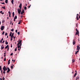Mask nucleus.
Listing matches in <instances>:
<instances>
[{
	"instance_id": "6",
	"label": "nucleus",
	"mask_w": 80,
	"mask_h": 80,
	"mask_svg": "<svg viewBox=\"0 0 80 80\" xmlns=\"http://www.w3.org/2000/svg\"><path fill=\"white\" fill-rule=\"evenodd\" d=\"M8 69V71H7V73H9V72H10V69L8 67L7 68Z\"/></svg>"
},
{
	"instance_id": "10",
	"label": "nucleus",
	"mask_w": 80,
	"mask_h": 80,
	"mask_svg": "<svg viewBox=\"0 0 80 80\" xmlns=\"http://www.w3.org/2000/svg\"><path fill=\"white\" fill-rule=\"evenodd\" d=\"M14 2V0H12L11 2L12 4V5H13V2Z\"/></svg>"
},
{
	"instance_id": "15",
	"label": "nucleus",
	"mask_w": 80,
	"mask_h": 80,
	"mask_svg": "<svg viewBox=\"0 0 80 80\" xmlns=\"http://www.w3.org/2000/svg\"><path fill=\"white\" fill-rule=\"evenodd\" d=\"M7 70H6L4 69V70H3V73H4V74H5V71H6Z\"/></svg>"
},
{
	"instance_id": "17",
	"label": "nucleus",
	"mask_w": 80,
	"mask_h": 80,
	"mask_svg": "<svg viewBox=\"0 0 80 80\" xmlns=\"http://www.w3.org/2000/svg\"><path fill=\"white\" fill-rule=\"evenodd\" d=\"M6 3H8V0H6L5 1Z\"/></svg>"
},
{
	"instance_id": "43",
	"label": "nucleus",
	"mask_w": 80,
	"mask_h": 80,
	"mask_svg": "<svg viewBox=\"0 0 80 80\" xmlns=\"http://www.w3.org/2000/svg\"><path fill=\"white\" fill-rule=\"evenodd\" d=\"M18 35H19L20 34V32H18Z\"/></svg>"
},
{
	"instance_id": "26",
	"label": "nucleus",
	"mask_w": 80,
	"mask_h": 80,
	"mask_svg": "<svg viewBox=\"0 0 80 80\" xmlns=\"http://www.w3.org/2000/svg\"><path fill=\"white\" fill-rule=\"evenodd\" d=\"M0 70H2V66H0Z\"/></svg>"
},
{
	"instance_id": "31",
	"label": "nucleus",
	"mask_w": 80,
	"mask_h": 80,
	"mask_svg": "<svg viewBox=\"0 0 80 80\" xmlns=\"http://www.w3.org/2000/svg\"><path fill=\"white\" fill-rule=\"evenodd\" d=\"M4 22H5V20H3L2 21V23H4Z\"/></svg>"
},
{
	"instance_id": "56",
	"label": "nucleus",
	"mask_w": 80,
	"mask_h": 80,
	"mask_svg": "<svg viewBox=\"0 0 80 80\" xmlns=\"http://www.w3.org/2000/svg\"><path fill=\"white\" fill-rule=\"evenodd\" d=\"M16 33H17V30H16Z\"/></svg>"
},
{
	"instance_id": "53",
	"label": "nucleus",
	"mask_w": 80,
	"mask_h": 80,
	"mask_svg": "<svg viewBox=\"0 0 80 80\" xmlns=\"http://www.w3.org/2000/svg\"><path fill=\"white\" fill-rule=\"evenodd\" d=\"M11 48H12V44H11Z\"/></svg>"
},
{
	"instance_id": "55",
	"label": "nucleus",
	"mask_w": 80,
	"mask_h": 80,
	"mask_svg": "<svg viewBox=\"0 0 80 80\" xmlns=\"http://www.w3.org/2000/svg\"><path fill=\"white\" fill-rule=\"evenodd\" d=\"M2 11H1L0 12V13H2Z\"/></svg>"
},
{
	"instance_id": "30",
	"label": "nucleus",
	"mask_w": 80,
	"mask_h": 80,
	"mask_svg": "<svg viewBox=\"0 0 80 80\" xmlns=\"http://www.w3.org/2000/svg\"><path fill=\"white\" fill-rule=\"evenodd\" d=\"M14 37V36H11V38H13Z\"/></svg>"
},
{
	"instance_id": "19",
	"label": "nucleus",
	"mask_w": 80,
	"mask_h": 80,
	"mask_svg": "<svg viewBox=\"0 0 80 80\" xmlns=\"http://www.w3.org/2000/svg\"><path fill=\"white\" fill-rule=\"evenodd\" d=\"M21 22V20H19V22L18 23V24H20V23Z\"/></svg>"
},
{
	"instance_id": "2",
	"label": "nucleus",
	"mask_w": 80,
	"mask_h": 80,
	"mask_svg": "<svg viewBox=\"0 0 80 80\" xmlns=\"http://www.w3.org/2000/svg\"><path fill=\"white\" fill-rule=\"evenodd\" d=\"M76 34L75 35H78V36H79V32L78 31V30H77V29L76 28Z\"/></svg>"
},
{
	"instance_id": "42",
	"label": "nucleus",
	"mask_w": 80,
	"mask_h": 80,
	"mask_svg": "<svg viewBox=\"0 0 80 80\" xmlns=\"http://www.w3.org/2000/svg\"><path fill=\"white\" fill-rule=\"evenodd\" d=\"M2 79L3 80H5V78L4 77L2 78Z\"/></svg>"
},
{
	"instance_id": "16",
	"label": "nucleus",
	"mask_w": 80,
	"mask_h": 80,
	"mask_svg": "<svg viewBox=\"0 0 80 80\" xmlns=\"http://www.w3.org/2000/svg\"><path fill=\"white\" fill-rule=\"evenodd\" d=\"M3 48H4V47L1 46V50H3Z\"/></svg>"
},
{
	"instance_id": "51",
	"label": "nucleus",
	"mask_w": 80,
	"mask_h": 80,
	"mask_svg": "<svg viewBox=\"0 0 80 80\" xmlns=\"http://www.w3.org/2000/svg\"><path fill=\"white\" fill-rule=\"evenodd\" d=\"M4 42H5V40H4L2 42V43H4Z\"/></svg>"
},
{
	"instance_id": "48",
	"label": "nucleus",
	"mask_w": 80,
	"mask_h": 80,
	"mask_svg": "<svg viewBox=\"0 0 80 80\" xmlns=\"http://www.w3.org/2000/svg\"><path fill=\"white\" fill-rule=\"evenodd\" d=\"M9 50V47H8V50H7L8 51Z\"/></svg>"
},
{
	"instance_id": "64",
	"label": "nucleus",
	"mask_w": 80,
	"mask_h": 80,
	"mask_svg": "<svg viewBox=\"0 0 80 80\" xmlns=\"http://www.w3.org/2000/svg\"><path fill=\"white\" fill-rule=\"evenodd\" d=\"M14 15H12V17H14Z\"/></svg>"
},
{
	"instance_id": "35",
	"label": "nucleus",
	"mask_w": 80,
	"mask_h": 80,
	"mask_svg": "<svg viewBox=\"0 0 80 80\" xmlns=\"http://www.w3.org/2000/svg\"><path fill=\"white\" fill-rule=\"evenodd\" d=\"M10 63V62L8 61V65H9Z\"/></svg>"
},
{
	"instance_id": "39",
	"label": "nucleus",
	"mask_w": 80,
	"mask_h": 80,
	"mask_svg": "<svg viewBox=\"0 0 80 80\" xmlns=\"http://www.w3.org/2000/svg\"><path fill=\"white\" fill-rule=\"evenodd\" d=\"M11 69H12V68H13V66H11Z\"/></svg>"
},
{
	"instance_id": "1",
	"label": "nucleus",
	"mask_w": 80,
	"mask_h": 80,
	"mask_svg": "<svg viewBox=\"0 0 80 80\" xmlns=\"http://www.w3.org/2000/svg\"><path fill=\"white\" fill-rule=\"evenodd\" d=\"M18 48H19L22 46V40H19L18 43L17 44Z\"/></svg>"
},
{
	"instance_id": "40",
	"label": "nucleus",
	"mask_w": 80,
	"mask_h": 80,
	"mask_svg": "<svg viewBox=\"0 0 80 80\" xmlns=\"http://www.w3.org/2000/svg\"><path fill=\"white\" fill-rule=\"evenodd\" d=\"M13 35H14V33L13 32V33H12V36H13Z\"/></svg>"
},
{
	"instance_id": "45",
	"label": "nucleus",
	"mask_w": 80,
	"mask_h": 80,
	"mask_svg": "<svg viewBox=\"0 0 80 80\" xmlns=\"http://www.w3.org/2000/svg\"><path fill=\"white\" fill-rule=\"evenodd\" d=\"M12 40H13L12 38H11V39H10L11 41H12Z\"/></svg>"
},
{
	"instance_id": "8",
	"label": "nucleus",
	"mask_w": 80,
	"mask_h": 80,
	"mask_svg": "<svg viewBox=\"0 0 80 80\" xmlns=\"http://www.w3.org/2000/svg\"><path fill=\"white\" fill-rule=\"evenodd\" d=\"M80 47L78 45L77 46V50H80Z\"/></svg>"
},
{
	"instance_id": "58",
	"label": "nucleus",
	"mask_w": 80,
	"mask_h": 80,
	"mask_svg": "<svg viewBox=\"0 0 80 80\" xmlns=\"http://www.w3.org/2000/svg\"><path fill=\"white\" fill-rule=\"evenodd\" d=\"M11 14H9V17H11V16H10Z\"/></svg>"
},
{
	"instance_id": "59",
	"label": "nucleus",
	"mask_w": 80,
	"mask_h": 80,
	"mask_svg": "<svg viewBox=\"0 0 80 80\" xmlns=\"http://www.w3.org/2000/svg\"><path fill=\"white\" fill-rule=\"evenodd\" d=\"M15 61V60H14L13 61V63H14Z\"/></svg>"
},
{
	"instance_id": "62",
	"label": "nucleus",
	"mask_w": 80,
	"mask_h": 80,
	"mask_svg": "<svg viewBox=\"0 0 80 80\" xmlns=\"http://www.w3.org/2000/svg\"><path fill=\"white\" fill-rule=\"evenodd\" d=\"M14 39H15V37H14V38H13Z\"/></svg>"
},
{
	"instance_id": "18",
	"label": "nucleus",
	"mask_w": 80,
	"mask_h": 80,
	"mask_svg": "<svg viewBox=\"0 0 80 80\" xmlns=\"http://www.w3.org/2000/svg\"><path fill=\"white\" fill-rule=\"evenodd\" d=\"M5 7L4 6V7H2V8H3V9H5Z\"/></svg>"
},
{
	"instance_id": "61",
	"label": "nucleus",
	"mask_w": 80,
	"mask_h": 80,
	"mask_svg": "<svg viewBox=\"0 0 80 80\" xmlns=\"http://www.w3.org/2000/svg\"><path fill=\"white\" fill-rule=\"evenodd\" d=\"M8 62H10V59L9 60Z\"/></svg>"
},
{
	"instance_id": "3",
	"label": "nucleus",
	"mask_w": 80,
	"mask_h": 80,
	"mask_svg": "<svg viewBox=\"0 0 80 80\" xmlns=\"http://www.w3.org/2000/svg\"><path fill=\"white\" fill-rule=\"evenodd\" d=\"M3 70H7V68L5 67V66H4V67L2 68Z\"/></svg>"
},
{
	"instance_id": "24",
	"label": "nucleus",
	"mask_w": 80,
	"mask_h": 80,
	"mask_svg": "<svg viewBox=\"0 0 80 80\" xmlns=\"http://www.w3.org/2000/svg\"><path fill=\"white\" fill-rule=\"evenodd\" d=\"M3 40V38H2L1 40V43H2V41Z\"/></svg>"
},
{
	"instance_id": "29",
	"label": "nucleus",
	"mask_w": 80,
	"mask_h": 80,
	"mask_svg": "<svg viewBox=\"0 0 80 80\" xmlns=\"http://www.w3.org/2000/svg\"><path fill=\"white\" fill-rule=\"evenodd\" d=\"M4 61L5 62L6 61V57H5L4 60Z\"/></svg>"
},
{
	"instance_id": "9",
	"label": "nucleus",
	"mask_w": 80,
	"mask_h": 80,
	"mask_svg": "<svg viewBox=\"0 0 80 80\" xmlns=\"http://www.w3.org/2000/svg\"><path fill=\"white\" fill-rule=\"evenodd\" d=\"M25 13V11H24V10H22V12H21V14L22 15V14H23V13Z\"/></svg>"
},
{
	"instance_id": "33",
	"label": "nucleus",
	"mask_w": 80,
	"mask_h": 80,
	"mask_svg": "<svg viewBox=\"0 0 80 80\" xmlns=\"http://www.w3.org/2000/svg\"><path fill=\"white\" fill-rule=\"evenodd\" d=\"M76 25L77 27H78V23H76Z\"/></svg>"
},
{
	"instance_id": "23",
	"label": "nucleus",
	"mask_w": 80,
	"mask_h": 80,
	"mask_svg": "<svg viewBox=\"0 0 80 80\" xmlns=\"http://www.w3.org/2000/svg\"><path fill=\"white\" fill-rule=\"evenodd\" d=\"M72 63H74V62H75V60L74 59H72Z\"/></svg>"
},
{
	"instance_id": "47",
	"label": "nucleus",
	"mask_w": 80,
	"mask_h": 80,
	"mask_svg": "<svg viewBox=\"0 0 80 80\" xmlns=\"http://www.w3.org/2000/svg\"><path fill=\"white\" fill-rule=\"evenodd\" d=\"M30 7H31V4H30V5H29V7H28V8H29Z\"/></svg>"
},
{
	"instance_id": "38",
	"label": "nucleus",
	"mask_w": 80,
	"mask_h": 80,
	"mask_svg": "<svg viewBox=\"0 0 80 80\" xmlns=\"http://www.w3.org/2000/svg\"><path fill=\"white\" fill-rule=\"evenodd\" d=\"M10 55H11V56H12V55H13V53H12L10 54Z\"/></svg>"
},
{
	"instance_id": "13",
	"label": "nucleus",
	"mask_w": 80,
	"mask_h": 80,
	"mask_svg": "<svg viewBox=\"0 0 80 80\" xmlns=\"http://www.w3.org/2000/svg\"><path fill=\"white\" fill-rule=\"evenodd\" d=\"M77 75V72H76L74 75V77H75V76H76V75Z\"/></svg>"
},
{
	"instance_id": "54",
	"label": "nucleus",
	"mask_w": 80,
	"mask_h": 80,
	"mask_svg": "<svg viewBox=\"0 0 80 80\" xmlns=\"http://www.w3.org/2000/svg\"><path fill=\"white\" fill-rule=\"evenodd\" d=\"M1 14H2V15H3V14H4V12H2Z\"/></svg>"
},
{
	"instance_id": "11",
	"label": "nucleus",
	"mask_w": 80,
	"mask_h": 80,
	"mask_svg": "<svg viewBox=\"0 0 80 80\" xmlns=\"http://www.w3.org/2000/svg\"><path fill=\"white\" fill-rule=\"evenodd\" d=\"M22 7V3H21L20 4L19 7Z\"/></svg>"
},
{
	"instance_id": "63",
	"label": "nucleus",
	"mask_w": 80,
	"mask_h": 80,
	"mask_svg": "<svg viewBox=\"0 0 80 80\" xmlns=\"http://www.w3.org/2000/svg\"><path fill=\"white\" fill-rule=\"evenodd\" d=\"M0 80H2V78H0Z\"/></svg>"
},
{
	"instance_id": "41",
	"label": "nucleus",
	"mask_w": 80,
	"mask_h": 80,
	"mask_svg": "<svg viewBox=\"0 0 80 80\" xmlns=\"http://www.w3.org/2000/svg\"><path fill=\"white\" fill-rule=\"evenodd\" d=\"M3 72V71L2 70L1 71V73L2 74H3V72Z\"/></svg>"
},
{
	"instance_id": "5",
	"label": "nucleus",
	"mask_w": 80,
	"mask_h": 80,
	"mask_svg": "<svg viewBox=\"0 0 80 80\" xmlns=\"http://www.w3.org/2000/svg\"><path fill=\"white\" fill-rule=\"evenodd\" d=\"M75 43H76L75 39H73V42H72L73 45H75Z\"/></svg>"
},
{
	"instance_id": "52",
	"label": "nucleus",
	"mask_w": 80,
	"mask_h": 80,
	"mask_svg": "<svg viewBox=\"0 0 80 80\" xmlns=\"http://www.w3.org/2000/svg\"><path fill=\"white\" fill-rule=\"evenodd\" d=\"M76 15H77V17H78V16H79V14H77Z\"/></svg>"
},
{
	"instance_id": "22",
	"label": "nucleus",
	"mask_w": 80,
	"mask_h": 80,
	"mask_svg": "<svg viewBox=\"0 0 80 80\" xmlns=\"http://www.w3.org/2000/svg\"><path fill=\"white\" fill-rule=\"evenodd\" d=\"M5 36H7V35H8V33H7V32H5Z\"/></svg>"
},
{
	"instance_id": "28",
	"label": "nucleus",
	"mask_w": 80,
	"mask_h": 80,
	"mask_svg": "<svg viewBox=\"0 0 80 80\" xmlns=\"http://www.w3.org/2000/svg\"><path fill=\"white\" fill-rule=\"evenodd\" d=\"M17 47L15 49L14 51L15 52H16V51H17Z\"/></svg>"
},
{
	"instance_id": "44",
	"label": "nucleus",
	"mask_w": 80,
	"mask_h": 80,
	"mask_svg": "<svg viewBox=\"0 0 80 80\" xmlns=\"http://www.w3.org/2000/svg\"><path fill=\"white\" fill-rule=\"evenodd\" d=\"M15 15V14H14V12H12V15Z\"/></svg>"
},
{
	"instance_id": "4",
	"label": "nucleus",
	"mask_w": 80,
	"mask_h": 80,
	"mask_svg": "<svg viewBox=\"0 0 80 80\" xmlns=\"http://www.w3.org/2000/svg\"><path fill=\"white\" fill-rule=\"evenodd\" d=\"M5 28V27L4 26H2L1 28V30H3Z\"/></svg>"
},
{
	"instance_id": "60",
	"label": "nucleus",
	"mask_w": 80,
	"mask_h": 80,
	"mask_svg": "<svg viewBox=\"0 0 80 80\" xmlns=\"http://www.w3.org/2000/svg\"><path fill=\"white\" fill-rule=\"evenodd\" d=\"M78 52H79V51L78 50L76 52H77V53H78Z\"/></svg>"
},
{
	"instance_id": "27",
	"label": "nucleus",
	"mask_w": 80,
	"mask_h": 80,
	"mask_svg": "<svg viewBox=\"0 0 80 80\" xmlns=\"http://www.w3.org/2000/svg\"><path fill=\"white\" fill-rule=\"evenodd\" d=\"M24 9L26 10H27V7L26 6H25V7H24Z\"/></svg>"
},
{
	"instance_id": "25",
	"label": "nucleus",
	"mask_w": 80,
	"mask_h": 80,
	"mask_svg": "<svg viewBox=\"0 0 80 80\" xmlns=\"http://www.w3.org/2000/svg\"><path fill=\"white\" fill-rule=\"evenodd\" d=\"M79 77L78 76H77V77L76 78V79H79Z\"/></svg>"
},
{
	"instance_id": "21",
	"label": "nucleus",
	"mask_w": 80,
	"mask_h": 80,
	"mask_svg": "<svg viewBox=\"0 0 80 80\" xmlns=\"http://www.w3.org/2000/svg\"><path fill=\"white\" fill-rule=\"evenodd\" d=\"M15 19H17V16H15V17L14 18Z\"/></svg>"
},
{
	"instance_id": "46",
	"label": "nucleus",
	"mask_w": 80,
	"mask_h": 80,
	"mask_svg": "<svg viewBox=\"0 0 80 80\" xmlns=\"http://www.w3.org/2000/svg\"><path fill=\"white\" fill-rule=\"evenodd\" d=\"M9 36H10V37H11L12 36V34H9Z\"/></svg>"
},
{
	"instance_id": "32",
	"label": "nucleus",
	"mask_w": 80,
	"mask_h": 80,
	"mask_svg": "<svg viewBox=\"0 0 80 80\" xmlns=\"http://www.w3.org/2000/svg\"><path fill=\"white\" fill-rule=\"evenodd\" d=\"M4 33H5V32L3 31V32L2 33V35H4Z\"/></svg>"
},
{
	"instance_id": "12",
	"label": "nucleus",
	"mask_w": 80,
	"mask_h": 80,
	"mask_svg": "<svg viewBox=\"0 0 80 80\" xmlns=\"http://www.w3.org/2000/svg\"><path fill=\"white\" fill-rule=\"evenodd\" d=\"M8 45L6 46L5 48V49H6L8 48Z\"/></svg>"
},
{
	"instance_id": "14",
	"label": "nucleus",
	"mask_w": 80,
	"mask_h": 80,
	"mask_svg": "<svg viewBox=\"0 0 80 80\" xmlns=\"http://www.w3.org/2000/svg\"><path fill=\"white\" fill-rule=\"evenodd\" d=\"M7 42V40H6L5 41V44H6V45H8V42Z\"/></svg>"
},
{
	"instance_id": "34",
	"label": "nucleus",
	"mask_w": 80,
	"mask_h": 80,
	"mask_svg": "<svg viewBox=\"0 0 80 80\" xmlns=\"http://www.w3.org/2000/svg\"><path fill=\"white\" fill-rule=\"evenodd\" d=\"M13 30H14V29H12L11 30V31H12V32H13Z\"/></svg>"
},
{
	"instance_id": "49",
	"label": "nucleus",
	"mask_w": 80,
	"mask_h": 80,
	"mask_svg": "<svg viewBox=\"0 0 80 80\" xmlns=\"http://www.w3.org/2000/svg\"><path fill=\"white\" fill-rule=\"evenodd\" d=\"M75 52V55L77 54L78 53L76 52Z\"/></svg>"
},
{
	"instance_id": "7",
	"label": "nucleus",
	"mask_w": 80,
	"mask_h": 80,
	"mask_svg": "<svg viewBox=\"0 0 80 80\" xmlns=\"http://www.w3.org/2000/svg\"><path fill=\"white\" fill-rule=\"evenodd\" d=\"M18 14H20V12H21V10H20L18 9Z\"/></svg>"
},
{
	"instance_id": "36",
	"label": "nucleus",
	"mask_w": 80,
	"mask_h": 80,
	"mask_svg": "<svg viewBox=\"0 0 80 80\" xmlns=\"http://www.w3.org/2000/svg\"><path fill=\"white\" fill-rule=\"evenodd\" d=\"M19 8H20V9L19 10H21V9H22V7H19Z\"/></svg>"
},
{
	"instance_id": "20",
	"label": "nucleus",
	"mask_w": 80,
	"mask_h": 80,
	"mask_svg": "<svg viewBox=\"0 0 80 80\" xmlns=\"http://www.w3.org/2000/svg\"><path fill=\"white\" fill-rule=\"evenodd\" d=\"M76 19L77 20H78V16H76Z\"/></svg>"
},
{
	"instance_id": "57",
	"label": "nucleus",
	"mask_w": 80,
	"mask_h": 80,
	"mask_svg": "<svg viewBox=\"0 0 80 80\" xmlns=\"http://www.w3.org/2000/svg\"><path fill=\"white\" fill-rule=\"evenodd\" d=\"M15 19H14V20H13V21H14V22H15Z\"/></svg>"
},
{
	"instance_id": "50",
	"label": "nucleus",
	"mask_w": 80,
	"mask_h": 80,
	"mask_svg": "<svg viewBox=\"0 0 80 80\" xmlns=\"http://www.w3.org/2000/svg\"><path fill=\"white\" fill-rule=\"evenodd\" d=\"M1 3H2V4H5V3H4V2H2V3L1 2Z\"/></svg>"
},
{
	"instance_id": "37",
	"label": "nucleus",
	"mask_w": 80,
	"mask_h": 80,
	"mask_svg": "<svg viewBox=\"0 0 80 80\" xmlns=\"http://www.w3.org/2000/svg\"><path fill=\"white\" fill-rule=\"evenodd\" d=\"M8 13H9V15H11V13L10 11L8 12Z\"/></svg>"
}]
</instances>
